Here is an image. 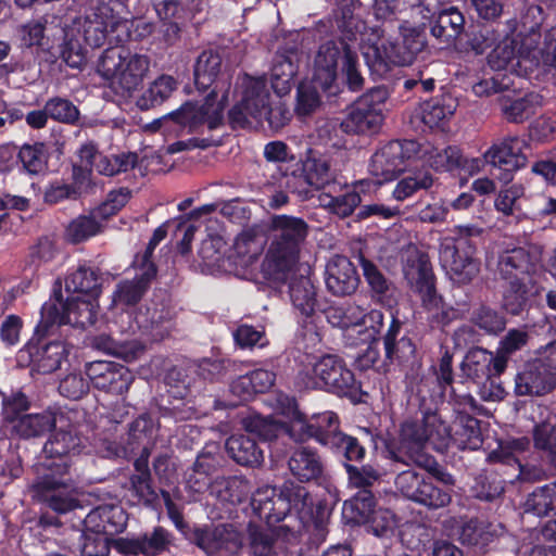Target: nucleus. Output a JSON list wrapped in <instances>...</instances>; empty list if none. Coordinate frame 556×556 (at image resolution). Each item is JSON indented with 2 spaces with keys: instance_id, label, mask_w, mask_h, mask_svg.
Instances as JSON below:
<instances>
[{
  "instance_id": "f3484780",
  "label": "nucleus",
  "mask_w": 556,
  "mask_h": 556,
  "mask_svg": "<svg viewBox=\"0 0 556 556\" xmlns=\"http://www.w3.org/2000/svg\"><path fill=\"white\" fill-rule=\"evenodd\" d=\"M341 421L337 413L325 410L307 417L294 409L291 418V440L295 443L315 441L329 450L339 434Z\"/></svg>"
},
{
  "instance_id": "f257e3e1",
  "label": "nucleus",
  "mask_w": 556,
  "mask_h": 556,
  "mask_svg": "<svg viewBox=\"0 0 556 556\" xmlns=\"http://www.w3.org/2000/svg\"><path fill=\"white\" fill-rule=\"evenodd\" d=\"M420 438L399 433L396 443L386 447V457L394 463L415 465L425 472L415 469L403 470L395 478V486L407 500L429 510H437L452 503L456 479L435 457L425 452Z\"/></svg>"
},
{
  "instance_id": "473e14b6",
  "label": "nucleus",
  "mask_w": 556,
  "mask_h": 556,
  "mask_svg": "<svg viewBox=\"0 0 556 556\" xmlns=\"http://www.w3.org/2000/svg\"><path fill=\"white\" fill-rule=\"evenodd\" d=\"M384 121L381 110L376 106H356L339 124L346 135L372 136L380 131Z\"/></svg>"
},
{
  "instance_id": "4d7b16f0",
  "label": "nucleus",
  "mask_w": 556,
  "mask_h": 556,
  "mask_svg": "<svg viewBox=\"0 0 556 556\" xmlns=\"http://www.w3.org/2000/svg\"><path fill=\"white\" fill-rule=\"evenodd\" d=\"M300 169L316 190L323 189L332 179L328 157L312 150H309L306 159L301 162Z\"/></svg>"
},
{
  "instance_id": "e433bc0d",
  "label": "nucleus",
  "mask_w": 556,
  "mask_h": 556,
  "mask_svg": "<svg viewBox=\"0 0 556 556\" xmlns=\"http://www.w3.org/2000/svg\"><path fill=\"white\" fill-rule=\"evenodd\" d=\"M359 264L363 269V276L369 287V293L372 301L381 305L391 306L395 302L394 286L382 274L377 265L359 253Z\"/></svg>"
},
{
  "instance_id": "864d4df0",
  "label": "nucleus",
  "mask_w": 556,
  "mask_h": 556,
  "mask_svg": "<svg viewBox=\"0 0 556 556\" xmlns=\"http://www.w3.org/2000/svg\"><path fill=\"white\" fill-rule=\"evenodd\" d=\"M434 184V177L429 169L409 172L395 185L392 197L400 202L413 197L420 190H428Z\"/></svg>"
},
{
  "instance_id": "c9c22d12",
  "label": "nucleus",
  "mask_w": 556,
  "mask_h": 556,
  "mask_svg": "<svg viewBox=\"0 0 556 556\" xmlns=\"http://www.w3.org/2000/svg\"><path fill=\"white\" fill-rule=\"evenodd\" d=\"M372 485L356 486L358 491L343 503L342 516L346 523L362 526L377 508V498L371 491Z\"/></svg>"
},
{
  "instance_id": "774afa93",
  "label": "nucleus",
  "mask_w": 556,
  "mask_h": 556,
  "mask_svg": "<svg viewBox=\"0 0 556 556\" xmlns=\"http://www.w3.org/2000/svg\"><path fill=\"white\" fill-rule=\"evenodd\" d=\"M532 440L536 450L548 453L551 463L556 467V425L547 421L535 424Z\"/></svg>"
},
{
  "instance_id": "39448f33",
  "label": "nucleus",
  "mask_w": 556,
  "mask_h": 556,
  "mask_svg": "<svg viewBox=\"0 0 556 556\" xmlns=\"http://www.w3.org/2000/svg\"><path fill=\"white\" fill-rule=\"evenodd\" d=\"M271 241L262 270L276 283H286L300 260L309 226L302 217L279 214L270 218Z\"/></svg>"
},
{
  "instance_id": "5fc2aeb1",
  "label": "nucleus",
  "mask_w": 556,
  "mask_h": 556,
  "mask_svg": "<svg viewBox=\"0 0 556 556\" xmlns=\"http://www.w3.org/2000/svg\"><path fill=\"white\" fill-rule=\"evenodd\" d=\"M222 71V55L214 50L203 51L194 64V83L199 90H205Z\"/></svg>"
},
{
  "instance_id": "1a4fd4ad",
  "label": "nucleus",
  "mask_w": 556,
  "mask_h": 556,
  "mask_svg": "<svg viewBox=\"0 0 556 556\" xmlns=\"http://www.w3.org/2000/svg\"><path fill=\"white\" fill-rule=\"evenodd\" d=\"M404 274L412 289L420 296L424 308L429 312L435 311L431 317L433 324L446 327L460 319V311L445 305L443 298L438 293L435 276L427 254L421 253L415 260H408Z\"/></svg>"
},
{
  "instance_id": "c756f323",
  "label": "nucleus",
  "mask_w": 556,
  "mask_h": 556,
  "mask_svg": "<svg viewBox=\"0 0 556 556\" xmlns=\"http://www.w3.org/2000/svg\"><path fill=\"white\" fill-rule=\"evenodd\" d=\"M128 516L119 505L103 504L91 509L84 519V527H90L96 531L113 539L127 527Z\"/></svg>"
},
{
  "instance_id": "052dcab7",
  "label": "nucleus",
  "mask_w": 556,
  "mask_h": 556,
  "mask_svg": "<svg viewBox=\"0 0 556 556\" xmlns=\"http://www.w3.org/2000/svg\"><path fill=\"white\" fill-rule=\"evenodd\" d=\"M470 323L490 336H498L506 328V318L496 308L481 304L470 313Z\"/></svg>"
},
{
  "instance_id": "393cba45",
  "label": "nucleus",
  "mask_w": 556,
  "mask_h": 556,
  "mask_svg": "<svg viewBox=\"0 0 556 556\" xmlns=\"http://www.w3.org/2000/svg\"><path fill=\"white\" fill-rule=\"evenodd\" d=\"M326 287L337 296L353 294L361 282L355 265L344 255H336L326 266Z\"/></svg>"
},
{
  "instance_id": "09e8293b",
  "label": "nucleus",
  "mask_w": 556,
  "mask_h": 556,
  "mask_svg": "<svg viewBox=\"0 0 556 556\" xmlns=\"http://www.w3.org/2000/svg\"><path fill=\"white\" fill-rule=\"evenodd\" d=\"M364 181H358L355 185V189L346 190L344 193L339 195L331 194H321L319 200L323 207H325L329 213L337 215L340 218H345L351 216L354 211L361 206L362 198L359 192L364 191L363 186Z\"/></svg>"
},
{
  "instance_id": "dca6fc26",
  "label": "nucleus",
  "mask_w": 556,
  "mask_h": 556,
  "mask_svg": "<svg viewBox=\"0 0 556 556\" xmlns=\"http://www.w3.org/2000/svg\"><path fill=\"white\" fill-rule=\"evenodd\" d=\"M43 445V460L38 464L37 472L70 475L72 467L71 454L79 452L81 440L76 428L70 422L64 427L52 428Z\"/></svg>"
},
{
  "instance_id": "338daca9",
  "label": "nucleus",
  "mask_w": 556,
  "mask_h": 556,
  "mask_svg": "<svg viewBox=\"0 0 556 556\" xmlns=\"http://www.w3.org/2000/svg\"><path fill=\"white\" fill-rule=\"evenodd\" d=\"M112 541L113 539L96 531V529L84 527L80 534V553L83 556H108Z\"/></svg>"
},
{
  "instance_id": "20e7f679",
  "label": "nucleus",
  "mask_w": 556,
  "mask_h": 556,
  "mask_svg": "<svg viewBox=\"0 0 556 556\" xmlns=\"http://www.w3.org/2000/svg\"><path fill=\"white\" fill-rule=\"evenodd\" d=\"M115 31H118L115 41H123L128 35L129 22L114 15L108 5H99L76 17L65 29V43L61 51L63 61L73 68H80L87 61L83 43L98 48Z\"/></svg>"
},
{
  "instance_id": "0e129e2a",
  "label": "nucleus",
  "mask_w": 556,
  "mask_h": 556,
  "mask_svg": "<svg viewBox=\"0 0 556 556\" xmlns=\"http://www.w3.org/2000/svg\"><path fill=\"white\" fill-rule=\"evenodd\" d=\"M212 490L220 501L239 504L247 496V481L237 476L223 477L214 481Z\"/></svg>"
},
{
  "instance_id": "aec40b11",
  "label": "nucleus",
  "mask_w": 556,
  "mask_h": 556,
  "mask_svg": "<svg viewBox=\"0 0 556 556\" xmlns=\"http://www.w3.org/2000/svg\"><path fill=\"white\" fill-rule=\"evenodd\" d=\"M86 376L94 389L116 395L126 393L135 380L132 372L125 365L109 361L87 364Z\"/></svg>"
},
{
  "instance_id": "4be33fe9",
  "label": "nucleus",
  "mask_w": 556,
  "mask_h": 556,
  "mask_svg": "<svg viewBox=\"0 0 556 556\" xmlns=\"http://www.w3.org/2000/svg\"><path fill=\"white\" fill-rule=\"evenodd\" d=\"M71 480V475H62L59 478L56 473L37 472L33 490L36 496L53 511L65 514L77 506V501L63 492L68 488Z\"/></svg>"
},
{
  "instance_id": "423d86ee",
  "label": "nucleus",
  "mask_w": 556,
  "mask_h": 556,
  "mask_svg": "<svg viewBox=\"0 0 556 556\" xmlns=\"http://www.w3.org/2000/svg\"><path fill=\"white\" fill-rule=\"evenodd\" d=\"M421 47L422 41L415 31L409 37L405 36L401 45L387 37L384 30L374 28L362 43V53L368 67L377 75L383 76L394 65L404 66L412 63Z\"/></svg>"
},
{
  "instance_id": "6ab92c4d",
  "label": "nucleus",
  "mask_w": 556,
  "mask_h": 556,
  "mask_svg": "<svg viewBox=\"0 0 556 556\" xmlns=\"http://www.w3.org/2000/svg\"><path fill=\"white\" fill-rule=\"evenodd\" d=\"M173 532L162 526H155L151 530L116 540L117 549L129 556H162L169 553L174 546Z\"/></svg>"
},
{
  "instance_id": "2f4dec72",
  "label": "nucleus",
  "mask_w": 556,
  "mask_h": 556,
  "mask_svg": "<svg viewBox=\"0 0 556 556\" xmlns=\"http://www.w3.org/2000/svg\"><path fill=\"white\" fill-rule=\"evenodd\" d=\"M440 358L438 364L432 366L441 394L450 390L451 401L459 406L476 407V399L469 393H458L454 384L453 357L454 353L448 346H440Z\"/></svg>"
},
{
  "instance_id": "de8ad7c7",
  "label": "nucleus",
  "mask_w": 556,
  "mask_h": 556,
  "mask_svg": "<svg viewBox=\"0 0 556 556\" xmlns=\"http://www.w3.org/2000/svg\"><path fill=\"white\" fill-rule=\"evenodd\" d=\"M331 317L338 318L337 325L343 329L362 325L366 327L368 321L378 325L379 328L383 325V313L381 311L371 309L365 313V309L356 304H346L334 308ZM370 327L374 328V325H370Z\"/></svg>"
},
{
  "instance_id": "a211bd4d",
  "label": "nucleus",
  "mask_w": 556,
  "mask_h": 556,
  "mask_svg": "<svg viewBox=\"0 0 556 556\" xmlns=\"http://www.w3.org/2000/svg\"><path fill=\"white\" fill-rule=\"evenodd\" d=\"M190 543L207 556H237L243 546L241 533L228 523L197 528L191 534Z\"/></svg>"
},
{
  "instance_id": "4c0bfd02",
  "label": "nucleus",
  "mask_w": 556,
  "mask_h": 556,
  "mask_svg": "<svg viewBox=\"0 0 556 556\" xmlns=\"http://www.w3.org/2000/svg\"><path fill=\"white\" fill-rule=\"evenodd\" d=\"M56 425V413L46 409L40 413L24 414L12 424V433L20 439L29 440L45 435Z\"/></svg>"
},
{
  "instance_id": "49530a36",
  "label": "nucleus",
  "mask_w": 556,
  "mask_h": 556,
  "mask_svg": "<svg viewBox=\"0 0 556 556\" xmlns=\"http://www.w3.org/2000/svg\"><path fill=\"white\" fill-rule=\"evenodd\" d=\"M530 254L523 248H514L503 252L497 262V269L503 280L525 279L529 273Z\"/></svg>"
},
{
  "instance_id": "cd10ccee",
  "label": "nucleus",
  "mask_w": 556,
  "mask_h": 556,
  "mask_svg": "<svg viewBox=\"0 0 556 556\" xmlns=\"http://www.w3.org/2000/svg\"><path fill=\"white\" fill-rule=\"evenodd\" d=\"M67 309V299L64 300L61 281L56 280L51 298L41 306L40 320L36 325L34 333L52 336L60 326L70 325L71 314Z\"/></svg>"
},
{
  "instance_id": "412c9836",
  "label": "nucleus",
  "mask_w": 556,
  "mask_h": 556,
  "mask_svg": "<svg viewBox=\"0 0 556 556\" xmlns=\"http://www.w3.org/2000/svg\"><path fill=\"white\" fill-rule=\"evenodd\" d=\"M528 148L526 141L519 137H508L497 144H493L484 154L488 163L498 170V179L504 182L513 180V174L527 165L528 157L523 149Z\"/></svg>"
},
{
  "instance_id": "bb28decb",
  "label": "nucleus",
  "mask_w": 556,
  "mask_h": 556,
  "mask_svg": "<svg viewBox=\"0 0 556 556\" xmlns=\"http://www.w3.org/2000/svg\"><path fill=\"white\" fill-rule=\"evenodd\" d=\"M156 276L157 269L152 265H149L146 269L137 266L132 279H124L116 285L113 292V303L116 306H136L143 299Z\"/></svg>"
},
{
  "instance_id": "c85d7f7f",
  "label": "nucleus",
  "mask_w": 556,
  "mask_h": 556,
  "mask_svg": "<svg viewBox=\"0 0 556 556\" xmlns=\"http://www.w3.org/2000/svg\"><path fill=\"white\" fill-rule=\"evenodd\" d=\"M542 291L543 288L531 279L511 280L503 292V308L511 316H520L533 306Z\"/></svg>"
},
{
  "instance_id": "5701e85b",
  "label": "nucleus",
  "mask_w": 556,
  "mask_h": 556,
  "mask_svg": "<svg viewBox=\"0 0 556 556\" xmlns=\"http://www.w3.org/2000/svg\"><path fill=\"white\" fill-rule=\"evenodd\" d=\"M556 389V375L542 361L526 365L515 377L517 396H542Z\"/></svg>"
},
{
  "instance_id": "37998d69",
  "label": "nucleus",
  "mask_w": 556,
  "mask_h": 556,
  "mask_svg": "<svg viewBox=\"0 0 556 556\" xmlns=\"http://www.w3.org/2000/svg\"><path fill=\"white\" fill-rule=\"evenodd\" d=\"M400 343L393 349V353L386 356L391 363H396L406 378L419 376L422 368V355L418 352L416 342L409 334H403L399 338Z\"/></svg>"
},
{
  "instance_id": "ddd939ff",
  "label": "nucleus",
  "mask_w": 556,
  "mask_h": 556,
  "mask_svg": "<svg viewBox=\"0 0 556 556\" xmlns=\"http://www.w3.org/2000/svg\"><path fill=\"white\" fill-rule=\"evenodd\" d=\"M473 228L460 229V236L446 243L440 251V261L450 278L458 285H467L480 271V262L476 257L477 242L471 238Z\"/></svg>"
},
{
  "instance_id": "603ef678",
  "label": "nucleus",
  "mask_w": 556,
  "mask_h": 556,
  "mask_svg": "<svg viewBox=\"0 0 556 556\" xmlns=\"http://www.w3.org/2000/svg\"><path fill=\"white\" fill-rule=\"evenodd\" d=\"M98 299L72 295L67 298L70 325L86 329L93 326L98 319Z\"/></svg>"
},
{
  "instance_id": "6e6552de",
  "label": "nucleus",
  "mask_w": 556,
  "mask_h": 556,
  "mask_svg": "<svg viewBox=\"0 0 556 556\" xmlns=\"http://www.w3.org/2000/svg\"><path fill=\"white\" fill-rule=\"evenodd\" d=\"M305 386L313 390L324 391L338 397L349 399L353 403L361 401L362 383L355 374L339 355L325 354L313 365L306 374Z\"/></svg>"
},
{
  "instance_id": "b1692460",
  "label": "nucleus",
  "mask_w": 556,
  "mask_h": 556,
  "mask_svg": "<svg viewBox=\"0 0 556 556\" xmlns=\"http://www.w3.org/2000/svg\"><path fill=\"white\" fill-rule=\"evenodd\" d=\"M464 376L475 384L501 376L506 369V359L483 348H472L465 355L462 365Z\"/></svg>"
},
{
  "instance_id": "7c9ffc66",
  "label": "nucleus",
  "mask_w": 556,
  "mask_h": 556,
  "mask_svg": "<svg viewBox=\"0 0 556 556\" xmlns=\"http://www.w3.org/2000/svg\"><path fill=\"white\" fill-rule=\"evenodd\" d=\"M65 290L76 295L98 299L102 291L100 269L88 262L78 263L67 271Z\"/></svg>"
},
{
  "instance_id": "680f3d73",
  "label": "nucleus",
  "mask_w": 556,
  "mask_h": 556,
  "mask_svg": "<svg viewBox=\"0 0 556 556\" xmlns=\"http://www.w3.org/2000/svg\"><path fill=\"white\" fill-rule=\"evenodd\" d=\"M317 106H294L292 111L290 106H253V109L262 110V118L268 123V127L273 131H278L287 126L294 113L300 116H307L315 112Z\"/></svg>"
},
{
  "instance_id": "6e6d98bb",
  "label": "nucleus",
  "mask_w": 556,
  "mask_h": 556,
  "mask_svg": "<svg viewBox=\"0 0 556 556\" xmlns=\"http://www.w3.org/2000/svg\"><path fill=\"white\" fill-rule=\"evenodd\" d=\"M155 437V422L149 413H142L128 425L127 445L134 452L135 450L153 444Z\"/></svg>"
},
{
  "instance_id": "ea45409f",
  "label": "nucleus",
  "mask_w": 556,
  "mask_h": 556,
  "mask_svg": "<svg viewBox=\"0 0 556 556\" xmlns=\"http://www.w3.org/2000/svg\"><path fill=\"white\" fill-rule=\"evenodd\" d=\"M422 148L427 147V152L418 161L422 165L427 164L435 172H453L465 167L466 160L462 151L456 146H448L443 150H439L429 142H420Z\"/></svg>"
},
{
  "instance_id": "7ed1b4c3",
  "label": "nucleus",
  "mask_w": 556,
  "mask_h": 556,
  "mask_svg": "<svg viewBox=\"0 0 556 556\" xmlns=\"http://www.w3.org/2000/svg\"><path fill=\"white\" fill-rule=\"evenodd\" d=\"M251 505L254 515L268 526H274L287 517L298 519V533L311 525L323 530L329 517L327 503H314L307 489L292 480H286L279 488L257 490Z\"/></svg>"
},
{
  "instance_id": "e2e57ef3",
  "label": "nucleus",
  "mask_w": 556,
  "mask_h": 556,
  "mask_svg": "<svg viewBox=\"0 0 556 556\" xmlns=\"http://www.w3.org/2000/svg\"><path fill=\"white\" fill-rule=\"evenodd\" d=\"M528 511L536 516L556 515V481L536 488L526 501Z\"/></svg>"
},
{
  "instance_id": "2eb2a0df",
  "label": "nucleus",
  "mask_w": 556,
  "mask_h": 556,
  "mask_svg": "<svg viewBox=\"0 0 556 556\" xmlns=\"http://www.w3.org/2000/svg\"><path fill=\"white\" fill-rule=\"evenodd\" d=\"M178 106L177 110L155 118L146 126L151 132H168L188 128L189 132H201V128L206 125L208 130H215L224 125L225 106Z\"/></svg>"
},
{
  "instance_id": "c03bdc74",
  "label": "nucleus",
  "mask_w": 556,
  "mask_h": 556,
  "mask_svg": "<svg viewBox=\"0 0 556 556\" xmlns=\"http://www.w3.org/2000/svg\"><path fill=\"white\" fill-rule=\"evenodd\" d=\"M289 294L296 311L305 317H312L317 307L316 288L307 276H299L291 279Z\"/></svg>"
},
{
  "instance_id": "f8f14e48",
  "label": "nucleus",
  "mask_w": 556,
  "mask_h": 556,
  "mask_svg": "<svg viewBox=\"0 0 556 556\" xmlns=\"http://www.w3.org/2000/svg\"><path fill=\"white\" fill-rule=\"evenodd\" d=\"M329 451L344 468L351 485H374L379 480V471L372 465L365 464L367 448L358 437L342 431Z\"/></svg>"
},
{
  "instance_id": "3c124183",
  "label": "nucleus",
  "mask_w": 556,
  "mask_h": 556,
  "mask_svg": "<svg viewBox=\"0 0 556 556\" xmlns=\"http://www.w3.org/2000/svg\"><path fill=\"white\" fill-rule=\"evenodd\" d=\"M470 492L479 501L493 502L504 494L505 480L497 472L482 470L475 476Z\"/></svg>"
},
{
  "instance_id": "72a5a7b5",
  "label": "nucleus",
  "mask_w": 556,
  "mask_h": 556,
  "mask_svg": "<svg viewBox=\"0 0 556 556\" xmlns=\"http://www.w3.org/2000/svg\"><path fill=\"white\" fill-rule=\"evenodd\" d=\"M228 456L238 465L255 468L263 464L264 452L250 433L230 435L225 443Z\"/></svg>"
},
{
  "instance_id": "79ce46f5",
  "label": "nucleus",
  "mask_w": 556,
  "mask_h": 556,
  "mask_svg": "<svg viewBox=\"0 0 556 556\" xmlns=\"http://www.w3.org/2000/svg\"><path fill=\"white\" fill-rule=\"evenodd\" d=\"M243 425L248 433L264 442H273L283 437L291 439V419L286 422L271 417L254 415L245 418Z\"/></svg>"
},
{
  "instance_id": "f03ea898",
  "label": "nucleus",
  "mask_w": 556,
  "mask_h": 556,
  "mask_svg": "<svg viewBox=\"0 0 556 556\" xmlns=\"http://www.w3.org/2000/svg\"><path fill=\"white\" fill-rule=\"evenodd\" d=\"M478 408L459 406L454 403L456 418L453 426H450L439 413L433 401L422 397L414 415L407 416L401 424L400 432L406 431L414 438L421 439V445L430 444L433 450L445 453L450 446L459 450L475 451L481 447L483 437L480 420L469 414Z\"/></svg>"
},
{
  "instance_id": "a878e982",
  "label": "nucleus",
  "mask_w": 556,
  "mask_h": 556,
  "mask_svg": "<svg viewBox=\"0 0 556 556\" xmlns=\"http://www.w3.org/2000/svg\"><path fill=\"white\" fill-rule=\"evenodd\" d=\"M290 472L302 483L320 485L326 480L325 465L316 448L300 446L291 452L288 459Z\"/></svg>"
},
{
  "instance_id": "4468645a",
  "label": "nucleus",
  "mask_w": 556,
  "mask_h": 556,
  "mask_svg": "<svg viewBox=\"0 0 556 556\" xmlns=\"http://www.w3.org/2000/svg\"><path fill=\"white\" fill-rule=\"evenodd\" d=\"M68 350L60 340L50 336L33 333L31 338L16 353V364L21 368H30L33 372L49 375L61 368L67 359Z\"/></svg>"
},
{
  "instance_id": "13d9d810",
  "label": "nucleus",
  "mask_w": 556,
  "mask_h": 556,
  "mask_svg": "<svg viewBox=\"0 0 556 556\" xmlns=\"http://www.w3.org/2000/svg\"><path fill=\"white\" fill-rule=\"evenodd\" d=\"M296 73V65L292 58L286 54H277L270 68V83L278 96L287 94L292 87V78Z\"/></svg>"
},
{
  "instance_id": "f704fd0d",
  "label": "nucleus",
  "mask_w": 556,
  "mask_h": 556,
  "mask_svg": "<svg viewBox=\"0 0 556 556\" xmlns=\"http://www.w3.org/2000/svg\"><path fill=\"white\" fill-rule=\"evenodd\" d=\"M275 381V371L257 368L233 380L230 384V391L241 401H250L255 394L269 391Z\"/></svg>"
},
{
  "instance_id": "8fccbe9b",
  "label": "nucleus",
  "mask_w": 556,
  "mask_h": 556,
  "mask_svg": "<svg viewBox=\"0 0 556 556\" xmlns=\"http://www.w3.org/2000/svg\"><path fill=\"white\" fill-rule=\"evenodd\" d=\"M247 532L252 556H280L278 538L270 530L250 521Z\"/></svg>"
},
{
  "instance_id": "0eeeda50",
  "label": "nucleus",
  "mask_w": 556,
  "mask_h": 556,
  "mask_svg": "<svg viewBox=\"0 0 556 556\" xmlns=\"http://www.w3.org/2000/svg\"><path fill=\"white\" fill-rule=\"evenodd\" d=\"M150 70V58L118 46L106 49L97 66L98 73L122 93L138 89Z\"/></svg>"
},
{
  "instance_id": "69168bd1",
  "label": "nucleus",
  "mask_w": 556,
  "mask_h": 556,
  "mask_svg": "<svg viewBox=\"0 0 556 556\" xmlns=\"http://www.w3.org/2000/svg\"><path fill=\"white\" fill-rule=\"evenodd\" d=\"M101 232V224L90 213L89 215H79L74 218L66 227V239L73 244L87 241L91 237Z\"/></svg>"
},
{
  "instance_id": "9d476101",
  "label": "nucleus",
  "mask_w": 556,
  "mask_h": 556,
  "mask_svg": "<svg viewBox=\"0 0 556 556\" xmlns=\"http://www.w3.org/2000/svg\"><path fill=\"white\" fill-rule=\"evenodd\" d=\"M352 47L344 40H330L321 45L314 61L312 81L301 83L298 88V104H320L321 93L333 94L338 61L343 62L345 51Z\"/></svg>"
},
{
  "instance_id": "9b49d317",
  "label": "nucleus",
  "mask_w": 556,
  "mask_h": 556,
  "mask_svg": "<svg viewBox=\"0 0 556 556\" xmlns=\"http://www.w3.org/2000/svg\"><path fill=\"white\" fill-rule=\"evenodd\" d=\"M420 141L395 139L380 147L370 157L368 170L379 185L393 181L427 152Z\"/></svg>"
},
{
  "instance_id": "58836bf2",
  "label": "nucleus",
  "mask_w": 556,
  "mask_h": 556,
  "mask_svg": "<svg viewBox=\"0 0 556 556\" xmlns=\"http://www.w3.org/2000/svg\"><path fill=\"white\" fill-rule=\"evenodd\" d=\"M496 531L489 522L471 518L466 521L459 532L463 545L472 548L473 553L483 555L496 539Z\"/></svg>"
},
{
  "instance_id": "a19ab883",
  "label": "nucleus",
  "mask_w": 556,
  "mask_h": 556,
  "mask_svg": "<svg viewBox=\"0 0 556 556\" xmlns=\"http://www.w3.org/2000/svg\"><path fill=\"white\" fill-rule=\"evenodd\" d=\"M452 106H447L451 109ZM416 106L409 116V124L415 131L427 132L434 129L444 130L448 118L454 115L456 106Z\"/></svg>"
},
{
  "instance_id": "a18cd8bd",
  "label": "nucleus",
  "mask_w": 556,
  "mask_h": 556,
  "mask_svg": "<svg viewBox=\"0 0 556 556\" xmlns=\"http://www.w3.org/2000/svg\"><path fill=\"white\" fill-rule=\"evenodd\" d=\"M49 157L43 142L24 143L20 148L18 173L29 177L43 175L48 170Z\"/></svg>"
},
{
  "instance_id": "bf43d9fd",
  "label": "nucleus",
  "mask_w": 556,
  "mask_h": 556,
  "mask_svg": "<svg viewBox=\"0 0 556 556\" xmlns=\"http://www.w3.org/2000/svg\"><path fill=\"white\" fill-rule=\"evenodd\" d=\"M139 162L136 152L103 154L97 162V173L105 177H114L134 169Z\"/></svg>"
}]
</instances>
